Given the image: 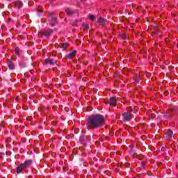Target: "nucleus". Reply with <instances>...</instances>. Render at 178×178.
I'll return each instance as SVG.
<instances>
[{"mask_svg":"<svg viewBox=\"0 0 178 178\" xmlns=\"http://www.w3.org/2000/svg\"><path fill=\"white\" fill-rule=\"evenodd\" d=\"M105 117L101 114H93L88 118L86 127L88 130H95L104 126Z\"/></svg>","mask_w":178,"mask_h":178,"instance_id":"1","label":"nucleus"},{"mask_svg":"<svg viewBox=\"0 0 178 178\" xmlns=\"http://www.w3.org/2000/svg\"><path fill=\"white\" fill-rule=\"evenodd\" d=\"M83 134L79 138V141L81 144L86 145L91 141V136L86 134V130H82Z\"/></svg>","mask_w":178,"mask_h":178,"instance_id":"4","label":"nucleus"},{"mask_svg":"<svg viewBox=\"0 0 178 178\" xmlns=\"http://www.w3.org/2000/svg\"><path fill=\"white\" fill-rule=\"evenodd\" d=\"M15 54L17 56L20 55V48L19 47L15 48Z\"/></svg>","mask_w":178,"mask_h":178,"instance_id":"21","label":"nucleus"},{"mask_svg":"<svg viewBox=\"0 0 178 178\" xmlns=\"http://www.w3.org/2000/svg\"><path fill=\"white\" fill-rule=\"evenodd\" d=\"M37 1H38V0H34L35 2H37Z\"/></svg>","mask_w":178,"mask_h":178,"instance_id":"30","label":"nucleus"},{"mask_svg":"<svg viewBox=\"0 0 178 178\" xmlns=\"http://www.w3.org/2000/svg\"><path fill=\"white\" fill-rule=\"evenodd\" d=\"M140 77L139 75H136V76H134V78H133L134 83L135 84L140 83Z\"/></svg>","mask_w":178,"mask_h":178,"instance_id":"14","label":"nucleus"},{"mask_svg":"<svg viewBox=\"0 0 178 178\" xmlns=\"http://www.w3.org/2000/svg\"><path fill=\"white\" fill-rule=\"evenodd\" d=\"M120 37L122 40H127V35H126L125 34H123V33L120 34Z\"/></svg>","mask_w":178,"mask_h":178,"instance_id":"22","label":"nucleus"},{"mask_svg":"<svg viewBox=\"0 0 178 178\" xmlns=\"http://www.w3.org/2000/svg\"><path fill=\"white\" fill-rule=\"evenodd\" d=\"M43 65H51V66H54L55 65V60L51 59V58H46L44 62L43 63Z\"/></svg>","mask_w":178,"mask_h":178,"instance_id":"9","label":"nucleus"},{"mask_svg":"<svg viewBox=\"0 0 178 178\" xmlns=\"http://www.w3.org/2000/svg\"><path fill=\"white\" fill-rule=\"evenodd\" d=\"M52 33H54V31L52 29L43 30L39 33L38 35L39 37H42V35H44V37H49L51 34H52Z\"/></svg>","mask_w":178,"mask_h":178,"instance_id":"6","label":"nucleus"},{"mask_svg":"<svg viewBox=\"0 0 178 178\" xmlns=\"http://www.w3.org/2000/svg\"><path fill=\"white\" fill-rule=\"evenodd\" d=\"M145 166H147V160L141 161V163H140L141 169H145Z\"/></svg>","mask_w":178,"mask_h":178,"instance_id":"17","label":"nucleus"},{"mask_svg":"<svg viewBox=\"0 0 178 178\" xmlns=\"http://www.w3.org/2000/svg\"><path fill=\"white\" fill-rule=\"evenodd\" d=\"M129 154L133 158H137V156H138V154H137V153L133 150V148H131Z\"/></svg>","mask_w":178,"mask_h":178,"instance_id":"13","label":"nucleus"},{"mask_svg":"<svg viewBox=\"0 0 178 178\" xmlns=\"http://www.w3.org/2000/svg\"><path fill=\"white\" fill-rule=\"evenodd\" d=\"M38 13H43L44 10L40 9V6H38L37 9Z\"/></svg>","mask_w":178,"mask_h":178,"instance_id":"25","label":"nucleus"},{"mask_svg":"<svg viewBox=\"0 0 178 178\" xmlns=\"http://www.w3.org/2000/svg\"><path fill=\"white\" fill-rule=\"evenodd\" d=\"M83 65H84L85 66H87V65H88V62L83 63Z\"/></svg>","mask_w":178,"mask_h":178,"instance_id":"28","label":"nucleus"},{"mask_svg":"<svg viewBox=\"0 0 178 178\" xmlns=\"http://www.w3.org/2000/svg\"><path fill=\"white\" fill-rule=\"evenodd\" d=\"M47 17H49V26L51 27H54L56 24V22H58V17L54 16V13H49L47 14Z\"/></svg>","mask_w":178,"mask_h":178,"instance_id":"5","label":"nucleus"},{"mask_svg":"<svg viewBox=\"0 0 178 178\" xmlns=\"http://www.w3.org/2000/svg\"><path fill=\"white\" fill-rule=\"evenodd\" d=\"M65 13H67L68 16H73V15L79 13V10H74L68 8L65 9Z\"/></svg>","mask_w":178,"mask_h":178,"instance_id":"7","label":"nucleus"},{"mask_svg":"<svg viewBox=\"0 0 178 178\" xmlns=\"http://www.w3.org/2000/svg\"><path fill=\"white\" fill-rule=\"evenodd\" d=\"M8 66L10 70H15V64L10 60L8 61Z\"/></svg>","mask_w":178,"mask_h":178,"instance_id":"12","label":"nucleus"},{"mask_svg":"<svg viewBox=\"0 0 178 178\" xmlns=\"http://www.w3.org/2000/svg\"><path fill=\"white\" fill-rule=\"evenodd\" d=\"M109 104H110L111 106H116V105L118 104V99H116V97H113L110 98Z\"/></svg>","mask_w":178,"mask_h":178,"instance_id":"10","label":"nucleus"},{"mask_svg":"<svg viewBox=\"0 0 178 178\" xmlns=\"http://www.w3.org/2000/svg\"><path fill=\"white\" fill-rule=\"evenodd\" d=\"M105 22H106V19H104L102 18V17H100V18L98 19V22H99V23H101V24H104V23H105Z\"/></svg>","mask_w":178,"mask_h":178,"instance_id":"20","label":"nucleus"},{"mask_svg":"<svg viewBox=\"0 0 178 178\" xmlns=\"http://www.w3.org/2000/svg\"><path fill=\"white\" fill-rule=\"evenodd\" d=\"M136 159H139V161H147V159H145V156H143V155H138L137 157H136Z\"/></svg>","mask_w":178,"mask_h":178,"instance_id":"15","label":"nucleus"},{"mask_svg":"<svg viewBox=\"0 0 178 178\" xmlns=\"http://www.w3.org/2000/svg\"><path fill=\"white\" fill-rule=\"evenodd\" d=\"M3 156H5V153L0 152V161L3 159Z\"/></svg>","mask_w":178,"mask_h":178,"instance_id":"23","label":"nucleus"},{"mask_svg":"<svg viewBox=\"0 0 178 178\" xmlns=\"http://www.w3.org/2000/svg\"><path fill=\"white\" fill-rule=\"evenodd\" d=\"M81 2H87V0H80Z\"/></svg>","mask_w":178,"mask_h":178,"instance_id":"29","label":"nucleus"},{"mask_svg":"<svg viewBox=\"0 0 178 178\" xmlns=\"http://www.w3.org/2000/svg\"><path fill=\"white\" fill-rule=\"evenodd\" d=\"M67 47H69V43L65 42V43H62L60 48H63V49H66V48H67Z\"/></svg>","mask_w":178,"mask_h":178,"instance_id":"18","label":"nucleus"},{"mask_svg":"<svg viewBox=\"0 0 178 178\" xmlns=\"http://www.w3.org/2000/svg\"><path fill=\"white\" fill-rule=\"evenodd\" d=\"M83 29L84 30H88V29H90V26L88 25H85Z\"/></svg>","mask_w":178,"mask_h":178,"instance_id":"26","label":"nucleus"},{"mask_svg":"<svg viewBox=\"0 0 178 178\" xmlns=\"http://www.w3.org/2000/svg\"><path fill=\"white\" fill-rule=\"evenodd\" d=\"M90 20L94 21L95 19V17L94 15H89Z\"/></svg>","mask_w":178,"mask_h":178,"instance_id":"24","label":"nucleus"},{"mask_svg":"<svg viewBox=\"0 0 178 178\" xmlns=\"http://www.w3.org/2000/svg\"><path fill=\"white\" fill-rule=\"evenodd\" d=\"M19 65L21 67L24 68V67H26L27 63H26V62H24V61H21L19 63Z\"/></svg>","mask_w":178,"mask_h":178,"instance_id":"19","label":"nucleus"},{"mask_svg":"<svg viewBox=\"0 0 178 178\" xmlns=\"http://www.w3.org/2000/svg\"><path fill=\"white\" fill-rule=\"evenodd\" d=\"M33 165V161L31 159H27L24 163L19 164L17 167L16 173L17 175H20V173H23V170H26Z\"/></svg>","mask_w":178,"mask_h":178,"instance_id":"2","label":"nucleus"},{"mask_svg":"<svg viewBox=\"0 0 178 178\" xmlns=\"http://www.w3.org/2000/svg\"><path fill=\"white\" fill-rule=\"evenodd\" d=\"M166 134L168 136L169 138H172V137H173V131L168 129Z\"/></svg>","mask_w":178,"mask_h":178,"instance_id":"16","label":"nucleus"},{"mask_svg":"<svg viewBox=\"0 0 178 178\" xmlns=\"http://www.w3.org/2000/svg\"><path fill=\"white\" fill-rule=\"evenodd\" d=\"M76 54H77V51L74 50L69 54L65 56L66 59H72V58H74L76 56Z\"/></svg>","mask_w":178,"mask_h":178,"instance_id":"11","label":"nucleus"},{"mask_svg":"<svg viewBox=\"0 0 178 178\" xmlns=\"http://www.w3.org/2000/svg\"><path fill=\"white\" fill-rule=\"evenodd\" d=\"M14 6L17 9H22V7L23 6V2L20 0H17L14 1Z\"/></svg>","mask_w":178,"mask_h":178,"instance_id":"8","label":"nucleus"},{"mask_svg":"<svg viewBox=\"0 0 178 178\" xmlns=\"http://www.w3.org/2000/svg\"><path fill=\"white\" fill-rule=\"evenodd\" d=\"M122 117L125 122H130L133 119V108L127 107L126 111L122 113Z\"/></svg>","mask_w":178,"mask_h":178,"instance_id":"3","label":"nucleus"},{"mask_svg":"<svg viewBox=\"0 0 178 178\" xmlns=\"http://www.w3.org/2000/svg\"><path fill=\"white\" fill-rule=\"evenodd\" d=\"M0 8H1V9H3V8H5V5H3V4L0 5Z\"/></svg>","mask_w":178,"mask_h":178,"instance_id":"27","label":"nucleus"}]
</instances>
